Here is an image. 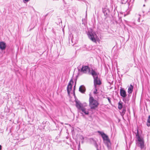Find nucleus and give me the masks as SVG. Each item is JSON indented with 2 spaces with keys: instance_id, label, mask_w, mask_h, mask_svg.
Wrapping results in <instances>:
<instances>
[{
  "instance_id": "nucleus-25",
  "label": "nucleus",
  "mask_w": 150,
  "mask_h": 150,
  "mask_svg": "<svg viewBox=\"0 0 150 150\" xmlns=\"http://www.w3.org/2000/svg\"><path fill=\"white\" fill-rule=\"evenodd\" d=\"M76 81L75 82V85L74 87V91H75V87H76V79H75Z\"/></svg>"
},
{
  "instance_id": "nucleus-26",
  "label": "nucleus",
  "mask_w": 150,
  "mask_h": 150,
  "mask_svg": "<svg viewBox=\"0 0 150 150\" xmlns=\"http://www.w3.org/2000/svg\"><path fill=\"white\" fill-rule=\"evenodd\" d=\"M29 1L30 0H23V2L25 3H26Z\"/></svg>"
},
{
  "instance_id": "nucleus-23",
  "label": "nucleus",
  "mask_w": 150,
  "mask_h": 150,
  "mask_svg": "<svg viewBox=\"0 0 150 150\" xmlns=\"http://www.w3.org/2000/svg\"><path fill=\"white\" fill-rule=\"evenodd\" d=\"M95 89L94 90V91L93 92V93L94 94H97V89H96V87H95Z\"/></svg>"
},
{
  "instance_id": "nucleus-20",
  "label": "nucleus",
  "mask_w": 150,
  "mask_h": 150,
  "mask_svg": "<svg viewBox=\"0 0 150 150\" xmlns=\"http://www.w3.org/2000/svg\"><path fill=\"white\" fill-rule=\"evenodd\" d=\"M136 136L137 137V139H139V138H141L140 137V136L139 135V130H138V129H137V133L136 134Z\"/></svg>"
},
{
  "instance_id": "nucleus-10",
  "label": "nucleus",
  "mask_w": 150,
  "mask_h": 150,
  "mask_svg": "<svg viewBox=\"0 0 150 150\" xmlns=\"http://www.w3.org/2000/svg\"><path fill=\"white\" fill-rule=\"evenodd\" d=\"M6 47V43L3 41L0 42V49L1 50H4Z\"/></svg>"
},
{
  "instance_id": "nucleus-19",
  "label": "nucleus",
  "mask_w": 150,
  "mask_h": 150,
  "mask_svg": "<svg viewBox=\"0 0 150 150\" xmlns=\"http://www.w3.org/2000/svg\"><path fill=\"white\" fill-rule=\"evenodd\" d=\"M103 12L105 16H106L107 17L108 16V13L107 12V10L106 9H103Z\"/></svg>"
},
{
  "instance_id": "nucleus-31",
  "label": "nucleus",
  "mask_w": 150,
  "mask_h": 150,
  "mask_svg": "<svg viewBox=\"0 0 150 150\" xmlns=\"http://www.w3.org/2000/svg\"><path fill=\"white\" fill-rule=\"evenodd\" d=\"M138 22H140V18H139L138 19Z\"/></svg>"
},
{
  "instance_id": "nucleus-3",
  "label": "nucleus",
  "mask_w": 150,
  "mask_h": 150,
  "mask_svg": "<svg viewBox=\"0 0 150 150\" xmlns=\"http://www.w3.org/2000/svg\"><path fill=\"white\" fill-rule=\"evenodd\" d=\"M89 105L91 109L95 110L98 107L99 103L92 96H90L89 98Z\"/></svg>"
},
{
  "instance_id": "nucleus-14",
  "label": "nucleus",
  "mask_w": 150,
  "mask_h": 150,
  "mask_svg": "<svg viewBox=\"0 0 150 150\" xmlns=\"http://www.w3.org/2000/svg\"><path fill=\"white\" fill-rule=\"evenodd\" d=\"M131 95L130 94H128L127 96H126L124 99H123V100L124 102L126 103L127 102H128L129 100V98L131 96Z\"/></svg>"
},
{
  "instance_id": "nucleus-21",
  "label": "nucleus",
  "mask_w": 150,
  "mask_h": 150,
  "mask_svg": "<svg viewBox=\"0 0 150 150\" xmlns=\"http://www.w3.org/2000/svg\"><path fill=\"white\" fill-rule=\"evenodd\" d=\"M106 98L108 99L109 102L110 103V104H111V98H110L109 97H107Z\"/></svg>"
},
{
  "instance_id": "nucleus-28",
  "label": "nucleus",
  "mask_w": 150,
  "mask_h": 150,
  "mask_svg": "<svg viewBox=\"0 0 150 150\" xmlns=\"http://www.w3.org/2000/svg\"><path fill=\"white\" fill-rule=\"evenodd\" d=\"M73 95L74 96L75 98H76V96L75 95V91H73Z\"/></svg>"
},
{
  "instance_id": "nucleus-6",
  "label": "nucleus",
  "mask_w": 150,
  "mask_h": 150,
  "mask_svg": "<svg viewBox=\"0 0 150 150\" xmlns=\"http://www.w3.org/2000/svg\"><path fill=\"white\" fill-rule=\"evenodd\" d=\"M138 142V146L141 149H143L144 147V141L142 138L139 137V139H137Z\"/></svg>"
},
{
  "instance_id": "nucleus-16",
  "label": "nucleus",
  "mask_w": 150,
  "mask_h": 150,
  "mask_svg": "<svg viewBox=\"0 0 150 150\" xmlns=\"http://www.w3.org/2000/svg\"><path fill=\"white\" fill-rule=\"evenodd\" d=\"M123 108V103L120 101L118 103V108L119 110H121Z\"/></svg>"
},
{
  "instance_id": "nucleus-30",
  "label": "nucleus",
  "mask_w": 150,
  "mask_h": 150,
  "mask_svg": "<svg viewBox=\"0 0 150 150\" xmlns=\"http://www.w3.org/2000/svg\"><path fill=\"white\" fill-rule=\"evenodd\" d=\"M2 147V146L0 145V150H1Z\"/></svg>"
},
{
  "instance_id": "nucleus-15",
  "label": "nucleus",
  "mask_w": 150,
  "mask_h": 150,
  "mask_svg": "<svg viewBox=\"0 0 150 150\" xmlns=\"http://www.w3.org/2000/svg\"><path fill=\"white\" fill-rule=\"evenodd\" d=\"M91 140H92L93 141L94 144L95 146V147L96 148V150H99L98 148V145L97 144L96 141L94 140V139L93 138H91L90 139Z\"/></svg>"
},
{
  "instance_id": "nucleus-17",
  "label": "nucleus",
  "mask_w": 150,
  "mask_h": 150,
  "mask_svg": "<svg viewBox=\"0 0 150 150\" xmlns=\"http://www.w3.org/2000/svg\"><path fill=\"white\" fill-rule=\"evenodd\" d=\"M146 125L148 127H150V115H149L147 120Z\"/></svg>"
},
{
  "instance_id": "nucleus-34",
  "label": "nucleus",
  "mask_w": 150,
  "mask_h": 150,
  "mask_svg": "<svg viewBox=\"0 0 150 150\" xmlns=\"http://www.w3.org/2000/svg\"><path fill=\"white\" fill-rule=\"evenodd\" d=\"M143 6H145V4H144Z\"/></svg>"
},
{
  "instance_id": "nucleus-29",
  "label": "nucleus",
  "mask_w": 150,
  "mask_h": 150,
  "mask_svg": "<svg viewBox=\"0 0 150 150\" xmlns=\"http://www.w3.org/2000/svg\"><path fill=\"white\" fill-rule=\"evenodd\" d=\"M80 148V143H79V145H78V149H79Z\"/></svg>"
},
{
  "instance_id": "nucleus-5",
  "label": "nucleus",
  "mask_w": 150,
  "mask_h": 150,
  "mask_svg": "<svg viewBox=\"0 0 150 150\" xmlns=\"http://www.w3.org/2000/svg\"><path fill=\"white\" fill-rule=\"evenodd\" d=\"M78 68L79 71H80L81 72L84 73H86L87 70L88 71V72L90 73L91 71L90 68L89 67L87 66L83 65L82 67L81 68L80 70L79 69V67H78Z\"/></svg>"
},
{
  "instance_id": "nucleus-18",
  "label": "nucleus",
  "mask_w": 150,
  "mask_h": 150,
  "mask_svg": "<svg viewBox=\"0 0 150 150\" xmlns=\"http://www.w3.org/2000/svg\"><path fill=\"white\" fill-rule=\"evenodd\" d=\"M126 111V109L125 108H123V109H122V111L121 113V115L122 116L123 115L125 114V112Z\"/></svg>"
},
{
  "instance_id": "nucleus-4",
  "label": "nucleus",
  "mask_w": 150,
  "mask_h": 150,
  "mask_svg": "<svg viewBox=\"0 0 150 150\" xmlns=\"http://www.w3.org/2000/svg\"><path fill=\"white\" fill-rule=\"evenodd\" d=\"M88 38L93 42H96L97 40L96 37H97L95 32L92 29L89 30L87 32Z\"/></svg>"
},
{
  "instance_id": "nucleus-24",
  "label": "nucleus",
  "mask_w": 150,
  "mask_h": 150,
  "mask_svg": "<svg viewBox=\"0 0 150 150\" xmlns=\"http://www.w3.org/2000/svg\"><path fill=\"white\" fill-rule=\"evenodd\" d=\"M81 139H82V141H81V143H83V142H84V137L82 136H81Z\"/></svg>"
},
{
  "instance_id": "nucleus-7",
  "label": "nucleus",
  "mask_w": 150,
  "mask_h": 150,
  "mask_svg": "<svg viewBox=\"0 0 150 150\" xmlns=\"http://www.w3.org/2000/svg\"><path fill=\"white\" fill-rule=\"evenodd\" d=\"M74 83V81L72 78L69 82L67 88V91L68 94L69 95L70 92L72 88V84Z\"/></svg>"
},
{
  "instance_id": "nucleus-9",
  "label": "nucleus",
  "mask_w": 150,
  "mask_h": 150,
  "mask_svg": "<svg viewBox=\"0 0 150 150\" xmlns=\"http://www.w3.org/2000/svg\"><path fill=\"white\" fill-rule=\"evenodd\" d=\"M120 93V96L123 98V99H124L127 96L126 92L124 89L121 88Z\"/></svg>"
},
{
  "instance_id": "nucleus-22",
  "label": "nucleus",
  "mask_w": 150,
  "mask_h": 150,
  "mask_svg": "<svg viewBox=\"0 0 150 150\" xmlns=\"http://www.w3.org/2000/svg\"><path fill=\"white\" fill-rule=\"evenodd\" d=\"M70 40L71 42V45L72 46L74 45V44H75V42H73V39L72 38H71Z\"/></svg>"
},
{
  "instance_id": "nucleus-13",
  "label": "nucleus",
  "mask_w": 150,
  "mask_h": 150,
  "mask_svg": "<svg viewBox=\"0 0 150 150\" xmlns=\"http://www.w3.org/2000/svg\"><path fill=\"white\" fill-rule=\"evenodd\" d=\"M133 88V86L132 84H130L128 89V93L131 94L132 93Z\"/></svg>"
},
{
  "instance_id": "nucleus-33",
  "label": "nucleus",
  "mask_w": 150,
  "mask_h": 150,
  "mask_svg": "<svg viewBox=\"0 0 150 150\" xmlns=\"http://www.w3.org/2000/svg\"><path fill=\"white\" fill-rule=\"evenodd\" d=\"M147 0H144L145 2H146Z\"/></svg>"
},
{
  "instance_id": "nucleus-12",
  "label": "nucleus",
  "mask_w": 150,
  "mask_h": 150,
  "mask_svg": "<svg viewBox=\"0 0 150 150\" xmlns=\"http://www.w3.org/2000/svg\"><path fill=\"white\" fill-rule=\"evenodd\" d=\"M90 74L93 76V78L98 76L97 73L92 68L91 69V72Z\"/></svg>"
},
{
  "instance_id": "nucleus-8",
  "label": "nucleus",
  "mask_w": 150,
  "mask_h": 150,
  "mask_svg": "<svg viewBox=\"0 0 150 150\" xmlns=\"http://www.w3.org/2000/svg\"><path fill=\"white\" fill-rule=\"evenodd\" d=\"M94 79V85L95 87H96L97 85H100L101 84V81L99 79L98 76L93 78Z\"/></svg>"
},
{
  "instance_id": "nucleus-1",
  "label": "nucleus",
  "mask_w": 150,
  "mask_h": 150,
  "mask_svg": "<svg viewBox=\"0 0 150 150\" xmlns=\"http://www.w3.org/2000/svg\"><path fill=\"white\" fill-rule=\"evenodd\" d=\"M75 102L76 103V106L78 109V111L83 115V113L85 115L89 114L88 111L83 106V105L77 99L75 98Z\"/></svg>"
},
{
  "instance_id": "nucleus-2",
  "label": "nucleus",
  "mask_w": 150,
  "mask_h": 150,
  "mask_svg": "<svg viewBox=\"0 0 150 150\" xmlns=\"http://www.w3.org/2000/svg\"><path fill=\"white\" fill-rule=\"evenodd\" d=\"M98 132L101 136L105 144L107 146L108 148L109 149H111V143L108 136L103 132L98 131Z\"/></svg>"
},
{
  "instance_id": "nucleus-27",
  "label": "nucleus",
  "mask_w": 150,
  "mask_h": 150,
  "mask_svg": "<svg viewBox=\"0 0 150 150\" xmlns=\"http://www.w3.org/2000/svg\"><path fill=\"white\" fill-rule=\"evenodd\" d=\"M82 24H85V23H84V21L85 22V20H84V19H83L82 20Z\"/></svg>"
},
{
  "instance_id": "nucleus-32",
  "label": "nucleus",
  "mask_w": 150,
  "mask_h": 150,
  "mask_svg": "<svg viewBox=\"0 0 150 150\" xmlns=\"http://www.w3.org/2000/svg\"><path fill=\"white\" fill-rule=\"evenodd\" d=\"M69 44H70V40H69Z\"/></svg>"
},
{
  "instance_id": "nucleus-11",
  "label": "nucleus",
  "mask_w": 150,
  "mask_h": 150,
  "mask_svg": "<svg viewBox=\"0 0 150 150\" xmlns=\"http://www.w3.org/2000/svg\"><path fill=\"white\" fill-rule=\"evenodd\" d=\"M86 90V88L83 85L81 86L79 88V91L83 93H84Z\"/></svg>"
}]
</instances>
